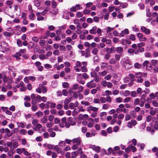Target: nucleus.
Listing matches in <instances>:
<instances>
[{
	"mask_svg": "<svg viewBox=\"0 0 158 158\" xmlns=\"http://www.w3.org/2000/svg\"><path fill=\"white\" fill-rule=\"evenodd\" d=\"M40 85H41L40 84V86L36 89V92L40 94L42 92L41 91H42L43 93H45L47 92V89L45 86L42 85L41 86Z\"/></svg>",
	"mask_w": 158,
	"mask_h": 158,
	"instance_id": "f257e3e1",
	"label": "nucleus"
},
{
	"mask_svg": "<svg viewBox=\"0 0 158 158\" xmlns=\"http://www.w3.org/2000/svg\"><path fill=\"white\" fill-rule=\"evenodd\" d=\"M94 80H92L88 82L86 84L87 87L90 89L95 87L96 84L94 82Z\"/></svg>",
	"mask_w": 158,
	"mask_h": 158,
	"instance_id": "f03ea898",
	"label": "nucleus"
},
{
	"mask_svg": "<svg viewBox=\"0 0 158 158\" xmlns=\"http://www.w3.org/2000/svg\"><path fill=\"white\" fill-rule=\"evenodd\" d=\"M137 123V121L135 120L132 119L127 123V126L129 128H131L133 126H135Z\"/></svg>",
	"mask_w": 158,
	"mask_h": 158,
	"instance_id": "7ed1b4c3",
	"label": "nucleus"
},
{
	"mask_svg": "<svg viewBox=\"0 0 158 158\" xmlns=\"http://www.w3.org/2000/svg\"><path fill=\"white\" fill-rule=\"evenodd\" d=\"M82 7L80 4H77L75 6H73L70 8V10L72 11L76 12L77 10L82 9Z\"/></svg>",
	"mask_w": 158,
	"mask_h": 158,
	"instance_id": "20e7f679",
	"label": "nucleus"
},
{
	"mask_svg": "<svg viewBox=\"0 0 158 158\" xmlns=\"http://www.w3.org/2000/svg\"><path fill=\"white\" fill-rule=\"evenodd\" d=\"M132 63L131 61L127 60L124 63V66L126 69H129L132 67Z\"/></svg>",
	"mask_w": 158,
	"mask_h": 158,
	"instance_id": "39448f33",
	"label": "nucleus"
},
{
	"mask_svg": "<svg viewBox=\"0 0 158 158\" xmlns=\"http://www.w3.org/2000/svg\"><path fill=\"white\" fill-rule=\"evenodd\" d=\"M137 36L140 41H146L147 40V38L141 33H138Z\"/></svg>",
	"mask_w": 158,
	"mask_h": 158,
	"instance_id": "423d86ee",
	"label": "nucleus"
},
{
	"mask_svg": "<svg viewBox=\"0 0 158 158\" xmlns=\"http://www.w3.org/2000/svg\"><path fill=\"white\" fill-rule=\"evenodd\" d=\"M31 103L32 106H31L32 110L34 111H35L37 110V107L35 105L36 103V101L35 100H31Z\"/></svg>",
	"mask_w": 158,
	"mask_h": 158,
	"instance_id": "0eeeda50",
	"label": "nucleus"
},
{
	"mask_svg": "<svg viewBox=\"0 0 158 158\" xmlns=\"http://www.w3.org/2000/svg\"><path fill=\"white\" fill-rule=\"evenodd\" d=\"M141 30L143 32L146 34L149 35L150 33V30L149 29L146 28L145 27L142 26L141 27Z\"/></svg>",
	"mask_w": 158,
	"mask_h": 158,
	"instance_id": "6e6552de",
	"label": "nucleus"
},
{
	"mask_svg": "<svg viewBox=\"0 0 158 158\" xmlns=\"http://www.w3.org/2000/svg\"><path fill=\"white\" fill-rule=\"evenodd\" d=\"M81 140L80 137L74 138L72 139V143H76V144L80 145L81 144Z\"/></svg>",
	"mask_w": 158,
	"mask_h": 158,
	"instance_id": "1a4fd4ad",
	"label": "nucleus"
},
{
	"mask_svg": "<svg viewBox=\"0 0 158 158\" xmlns=\"http://www.w3.org/2000/svg\"><path fill=\"white\" fill-rule=\"evenodd\" d=\"M88 118V116L87 114H80L78 116V118L80 120L86 119Z\"/></svg>",
	"mask_w": 158,
	"mask_h": 158,
	"instance_id": "9d476101",
	"label": "nucleus"
},
{
	"mask_svg": "<svg viewBox=\"0 0 158 158\" xmlns=\"http://www.w3.org/2000/svg\"><path fill=\"white\" fill-rule=\"evenodd\" d=\"M106 51L107 53L110 54L113 52L115 51V48L113 47L110 48H106Z\"/></svg>",
	"mask_w": 158,
	"mask_h": 158,
	"instance_id": "9b49d317",
	"label": "nucleus"
},
{
	"mask_svg": "<svg viewBox=\"0 0 158 158\" xmlns=\"http://www.w3.org/2000/svg\"><path fill=\"white\" fill-rule=\"evenodd\" d=\"M115 51L117 53L121 54L123 52V49L122 47H119L115 48Z\"/></svg>",
	"mask_w": 158,
	"mask_h": 158,
	"instance_id": "f8f14e48",
	"label": "nucleus"
},
{
	"mask_svg": "<svg viewBox=\"0 0 158 158\" xmlns=\"http://www.w3.org/2000/svg\"><path fill=\"white\" fill-rule=\"evenodd\" d=\"M88 121L89 122L87 125L89 127L91 128L93 127L94 124L93 123L94 119L92 118H89Z\"/></svg>",
	"mask_w": 158,
	"mask_h": 158,
	"instance_id": "ddd939ff",
	"label": "nucleus"
},
{
	"mask_svg": "<svg viewBox=\"0 0 158 158\" xmlns=\"http://www.w3.org/2000/svg\"><path fill=\"white\" fill-rule=\"evenodd\" d=\"M97 29V27L96 26H94L92 27V28L89 31V32L93 34H95L96 33V30Z\"/></svg>",
	"mask_w": 158,
	"mask_h": 158,
	"instance_id": "4468645a",
	"label": "nucleus"
},
{
	"mask_svg": "<svg viewBox=\"0 0 158 158\" xmlns=\"http://www.w3.org/2000/svg\"><path fill=\"white\" fill-rule=\"evenodd\" d=\"M36 15L37 16V19L38 21L44 20V18L42 16L39 12H37Z\"/></svg>",
	"mask_w": 158,
	"mask_h": 158,
	"instance_id": "2eb2a0df",
	"label": "nucleus"
},
{
	"mask_svg": "<svg viewBox=\"0 0 158 158\" xmlns=\"http://www.w3.org/2000/svg\"><path fill=\"white\" fill-rule=\"evenodd\" d=\"M12 132H10L9 134L8 135V137L11 136L13 134H15L17 133L18 131V128H15L12 131Z\"/></svg>",
	"mask_w": 158,
	"mask_h": 158,
	"instance_id": "dca6fc26",
	"label": "nucleus"
},
{
	"mask_svg": "<svg viewBox=\"0 0 158 158\" xmlns=\"http://www.w3.org/2000/svg\"><path fill=\"white\" fill-rule=\"evenodd\" d=\"M54 67L56 68L57 70H59L60 69H62L64 67V65L63 64H61L60 65H59L58 64H56L54 65Z\"/></svg>",
	"mask_w": 158,
	"mask_h": 158,
	"instance_id": "f3484780",
	"label": "nucleus"
},
{
	"mask_svg": "<svg viewBox=\"0 0 158 158\" xmlns=\"http://www.w3.org/2000/svg\"><path fill=\"white\" fill-rule=\"evenodd\" d=\"M17 124L18 125V127H21L22 128H24L26 125V124L25 123L22 122H18L17 123Z\"/></svg>",
	"mask_w": 158,
	"mask_h": 158,
	"instance_id": "a211bd4d",
	"label": "nucleus"
},
{
	"mask_svg": "<svg viewBox=\"0 0 158 158\" xmlns=\"http://www.w3.org/2000/svg\"><path fill=\"white\" fill-rule=\"evenodd\" d=\"M151 63L152 65L154 66H156V65H158V60L154 59L152 60Z\"/></svg>",
	"mask_w": 158,
	"mask_h": 158,
	"instance_id": "6ab92c4d",
	"label": "nucleus"
},
{
	"mask_svg": "<svg viewBox=\"0 0 158 158\" xmlns=\"http://www.w3.org/2000/svg\"><path fill=\"white\" fill-rule=\"evenodd\" d=\"M83 14L81 12L78 11L76 13V17L77 18H80L83 16Z\"/></svg>",
	"mask_w": 158,
	"mask_h": 158,
	"instance_id": "aec40b11",
	"label": "nucleus"
},
{
	"mask_svg": "<svg viewBox=\"0 0 158 158\" xmlns=\"http://www.w3.org/2000/svg\"><path fill=\"white\" fill-rule=\"evenodd\" d=\"M90 110H92L95 112H96L98 110V108L92 106H89Z\"/></svg>",
	"mask_w": 158,
	"mask_h": 158,
	"instance_id": "412c9836",
	"label": "nucleus"
},
{
	"mask_svg": "<svg viewBox=\"0 0 158 158\" xmlns=\"http://www.w3.org/2000/svg\"><path fill=\"white\" fill-rule=\"evenodd\" d=\"M46 41L44 40H40L39 42V44L41 47H44L45 45Z\"/></svg>",
	"mask_w": 158,
	"mask_h": 158,
	"instance_id": "4be33fe9",
	"label": "nucleus"
},
{
	"mask_svg": "<svg viewBox=\"0 0 158 158\" xmlns=\"http://www.w3.org/2000/svg\"><path fill=\"white\" fill-rule=\"evenodd\" d=\"M90 10L87 9L86 8H85L83 11V14L85 15H89L90 14Z\"/></svg>",
	"mask_w": 158,
	"mask_h": 158,
	"instance_id": "5701e85b",
	"label": "nucleus"
},
{
	"mask_svg": "<svg viewBox=\"0 0 158 158\" xmlns=\"http://www.w3.org/2000/svg\"><path fill=\"white\" fill-rule=\"evenodd\" d=\"M134 66L135 68L138 69H140L142 67L141 64L138 62L135 63Z\"/></svg>",
	"mask_w": 158,
	"mask_h": 158,
	"instance_id": "b1692460",
	"label": "nucleus"
},
{
	"mask_svg": "<svg viewBox=\"0 0 158 158\" xmlns=\"http://www.w3.org/2000/svg\"><path fill=\"white\" fill-rule=\"evenodd\" d=\"M35 115L38 117L40 118L43 115V112L39 111L35 113Z\"/></svg>",
	"mask_w": 158,
	"mask_h": 158,
	"instance_id": "393cba45",
	"label": "nucleus"
},
{
	"mask_svg": "<svg viewBox=\"0 0 158 158\" xmlns=\"http://www.w3.org/2000/svg\"><path fill=\"white\" fill-rule=\"evenodd\" d=\"M142 73L141 72H138L135 73V76L136 78H140L142 76Z\"/></svg>",
	"mask_w": 158,
	"mask_h": 158,
	"instance_id": "a878e982",
	"label": "nucleus"
},
{
	"mask_svg": "<svg viewBox=\"0 0 158 158\" xmlns=\"http://www.w3.org/2000/svg\"><path fill=\"white\" fill-rule=\"evenodd\" d=\"M107 73V71L106 70H104L102 72H99L98 73V74L99 76H104L106 75Z\"/></svg>",
	"mask_w": 158,
	"mask_h": 158,
	"instance_id": "bb28decb",
	"label": "nucleus"
},
{
	"mask_svg": "<svg viewBox=\"0 0 158 158\" xmlns=\"http://www.w3.org/2000/svg\"><path fill=\"white\" fill-rule=\"evenodd\" d=\"M17 44L19 47H21L22 46V42L19 39L16 40Z\"/></svg>",
	"mask_w": 158,
	"mask_h": 158,
	"instance_id": "cd10ccee",
	"label": "nucleus"
},
{
	"mask_svg": "<svg viewBox=\"0 0 158 158\" xmlns=\"http://www.w3.org/2000/svg\"><path fill=\"white\" fill-rule=\"evenodd\" d=\"M40 0H35L34 3L35 5L37 7H39L40 4Z\"/></svg>",
	"mask_w": 158,
	"mask_h": 158,
	"instance_id": "c85d7f7f",
	"label": "nucleus"
},
{
	"mask_svg": "<svg viewBox=\"0 0 158 158\" xmlns=\"http://www.w3.org/2000/svg\"><path fill=\"white\" fill-rule=\"evenodd\" d=\"M108 66V64L107 63L103 62L102 63V65L101 66L102 69H104L106 68Z\"/></svg>",
	"mask_w": 158,
	"mask_h": 158,
	"instance_id": "c756f323",
	"label": "nucleus"
},
{
	"mask_svg": "<svg viewBox=\"0 0 158 158\" xmlns=\"http://www.w3.org/2000/svg\"><path fill=\"white\" fill-rule=\"evenodd\" d=\"M116 62L114 58H111L109 60V63L111 64H116Z\"/></svg>",
	"mask_w": 158,
	"mask_h": 158,
	"instance_id": "7c9ffc66",
	"label": "nucleus"
},
{
	"mask_svg": "<svg viewBox=\"0 0 158 158\" xmlns=\"http://www.w3.org/2000/svg\"><path fill=\"white\" fill-rule=\"evenodd\" d=\"M81 71L83 72H86L88 71V69L85 66H81Z\"/></svg>",
	"mask_w": 158,
	"mask_h": 158,
	"instance_id": "2f4dec72",
	"label": "nucleus"
},
{
	"mask_svg": "<svg viewBox=\"0 0 158 158\" xmlns=\"http://www.w3.org/2000/svg\"><path fill=\"white\" fill-rule=\"evenodd\" d=\"M78 154L77 152L75 151L71 153L72 157V158H75L77 156Z\"/></svg>",
	"mask_w": 158,
	"mask_h": 158,
	"instance_id": "473e14b6",
	"label": "nucleus"
},
{
	"mask_svg": "<svg viewBox=\"0 0 158 158\" xmlns=\"http://www.w3.org/2000/svg\"><path fill=\"white\" fill-rule=\"evenodd\" d=\"M98 50L97 48H94L92 50V52L94 55L97 54Z\"/></svg>",
	"mask_w": 158,
	"mask_h": 158,
	"instance_id": "72a5a7b5",
	"label": "nucleus"
},
{
	"mask_svg": "<svg viewBox=\"0 0 158 158\" xmlns=\"http://www.w3.org/2000/svg\"><path fill=\"white\" fill-rule=\"evenodd\" d=\"M131 115L129 114H127L125 116V120L127 121L131 119Z\"/></svg>",
	"mask_w": 158,
	"mask_h": 158,
	"instance_id": "f704fd0d",
	"label": "nucleus"
},
{
	"mask_svg": "<svg viewBox=\"0 0 158 158\" xmlns=\"http://www.w3.org/2000/svg\"><path fill=\"white\" fill-rule=\"evenodd\" d=\"M41 121L44 123H46L47 121V118L46 116H44L41 119Z\"/></svg>",
	"mask_w": 158,
	"mask_h": 158,
	"instance_id": "c9c22d12",
	"label": "nucleus"
},
{
	"mask_svg": "<svg viewBox=\"0 0 158 158\" xmlns=\"http://www.w3.org/2000/svg\"><path fill=\"white\" fill-rule=\"evenodd\" d=\"M79 93L78 92L74 91L73 92V96L75 98H78V94Z\"/></svg>",
	"mask_w": 158,
	"mask_h": 158,
	"instance_id": "e433bc0d",
	"label": "nucleus"
},
{
	"mask_svg": "<svg viewBox=\"0 0 158 158\" xmlns=\"http://www.w3.org/2000/svg\"><path fill=\"white\" fill-rule=\"evenodd\" d=\"M45 48L47 51H50L51 50L52 47L50 45L48 44H46L45 45Z\"/></svg>",
	"mask_w": 158,
	"mask_h": 158,
	"instance_id": "4c0bfd02",
	"label": "nucleus"
},
{
	"mask_svg": "<svg viewBox=\"0 0 158 158\" xmlns=\"http://www.w3.org/2000/svg\"><path fill=\"white\" fill-rule=\"evenodd\" d=\"M130 94V92L129 90H125L124 91V93H123V95L125 97H127L129 96Z\"/></svg>",
	"mask_w": 158,
	"mask_h": 158,
	"instance_id": "58836bf2",
	"label": "nucleus"
},
{
	"mask_svg": "<svg viewBox=\"0 0 158 158\" xmlns=\"http://www.w3.org/2000/svg\"><path fill=\"white\" fill-rule=\"evenodd\" d=\"M110 103L112 102V98L109 96H108L106 97V102Z\"/></svg>",
	"mask_w": 158,
	"mask_h": 158,
	"instance_id": "ea45409f",
	"label": "nucleus"
},
{
	"mask_svg": "<svg viewBox=\"0 0 158 158\" xmlns=\"http://www.w3.org/2000/svg\"><path fill=\"white\" fill-rule=\"evenodd\" d=\"M93 3L91 2L87 3L85 4L86 8H88L93 6Z\"/></svg>",
	"mask_w": 158,
	"mask_h": 158,
	"instance_id": "a19ab883",
	"label": "nucleus"
},
{
	"mask_svg": "<svg viewBox=\"0 0 158 158\" xmlns=\"http://www.w3.org/2000/svg\"><path fill=\"white\" fill-rule=\"evenodd\" d=\"M115 60L118 61L120 60V55L119 54H115L114 56Z\"/></svg>",
	"mask_w": 158,
	"mask_h": 158,
	"instance_id": "79ce46f5",
	"label": "nucleus"
},
{
	"mask_svg": "<svg viewBox=\"0 0 158 158\" xmlns=\"http://www.w3.org/2000/svg\"><path fill=\"white\" fill-rule=\"evenodd\" d=\"M39 58L41 60L46 59V57L45 55L44 54H41L39 55Z\"/></svg>",
	"mask_w": 158,
	"mask_h": 158,
	"instance_id": "37998d69",
	"label": "nucleus"
},
{
	"mask_svg": "<svg viewBox=\"0 0 158 158\" xmlns=\"http://www.w3.org/2000/svg\"><path fill=\"white\" fill-rule=\"evenodd\" d=\"M152 118V117L150 115H149L146 117V121L147 122H150Z\"/></svg>",
	"mask_w": 158,
	"mask_h": 158,
	"instance_id": "c03bdc74",
	"label": "nucleus"
},
{
	"mask_svg": "<svg viewBox=\"0 0 158 158\" xmlns=\"http://www.w3.org/2000/svg\"><path fill=\"white\" fill-rule=\"evenodd\" d=\"M82 76L83 78L85 79L86 80L89 77V76L87 75V73H83L82 75Z\"/></svg>",
	"mask_w": 158,
	"mask_h": 158,
	"instance_id": "a18cd8bd",
	"label": "nucleus"
},
{
	"mask_svg": "<svg viewBox=\"0 0 158 158\" xmlns=\"http://www.w3.org/2000/svg\"><path fill=\"white\" fill-rule=\"evenodd\" d=\"M27 132L26 130L23 129L20 131L19 133L23 135H25L26 134Z\"/></svg>",
	"mask_w": 158,
	"mask_h": 158,
	"instance_id": "49530a36",
	"label": "nucleus"
},
{
	"mask_svg": "<svg viewBox=\"0 0 158 158\" xmlns=\"http://www.w3.org/2000/svg\"><path fill=\"white\" fill-rule=\"evenodd\" d=\"M14 7L15 8V11H17L19 10H20L19 6L18 5H15L14 6Z\"/></svg>",
	"mask_w": 158,
	"mask_h": 158,
	"instance_id": "de8ad7c7",
	"label": "nucleus"
},
{
	"mask_svg": "<svg viewBox=\"0 0 158 158\" xmlns=\"http://www.w3.org/2000/svg\"><path fill=\"white\" fill-rule=\"evenodd\" d=\"M80 52L82 56H84L85 57H89L87 55V54L85 51H80Z\"/></svg>",
	"mask_w": 158,
	"mask_h": 158,
	"instance_id": "09e8293b",
	"label": "nucleus"
},
{
	"mask_svg": "<svg viewBox=\"0 0 158 158\" xmlns=\"http://www.w3.org/2000/svg\"><path fill=\"white\" fill-rule=\"evenodd\" d=\"M58 145L59 146L63 147L65 145V143L64 141H61L59 143Z\"/></svg>",
	"mask_w": 158,
	"mask_h": 158,
	"instance_id": "8fccbe9b",
	"label": "nucleus"
},
{
	"mask_svg": "<svg viewBox=\"0 0 158 158\" xmlns=\"http://www.w3.org/2000/svg\"><path fill=\"white\" fill-rule=\"evenodd\" d=\"M100 101L102 103H105L106 102V98L104 97H101L100 98Z\"/></svg>",
	"mask_w": 158,
	"mask_h": 158,
	"instance_id": "3c124183",
	"label": "nucleus"
},
{
	"mask_svg": "<svg viewBox=\"0 0 158 158\" xmlns=\"http://www.w3.org/2000/svg\"><path fill=\"white\" fill-rule=\"evenodd\" d=\"M140 102V100L138 98H136L134 100V104L135 105H138Z\"/></svg>",
	"mask_w": 158,
	"mask_h": 158,
	"instance_id": "603ef678",
	"label": "nucleus"
},
{
	"mask_svg": "<svg viewBox=\"0 0 158 158\" xmlns=\"http://www.w3.org/2000/svg\"><path fill=\"white\" fill-rule=\"evenodd\" d=\"M57 6V3L56 2L53 1L52 3V6L53 8H55Z\"/></svg>",
	"mask_w": 158,
	"mask_h": 158,
	"instance_id": "864d4df0",
	"label": "nucleus"
},
{
	"mask_svg": "<svg viewBox=\"0 0 158 158\" xmlns=\"http://www.w3.org/2000/svg\"><path fill=\"white\" fill-rule=\"evenodd\" d=\"M97 89H98V88H97V89H93L91 90V93L92 94H96L97 92Z\"/></svg>",
	"mask_w": 158,
	"mask_h": 158,
	"instance_id": "5fc2aeb1",
	"label": "nucleus"
},
{
	"mask_svg": "<svg viewBox=\"0 0 158 158\" xmlns=\"http://www.w3.org/2000/svg\"><path fill=\"white\" fill-rule=\"evenodd\" d=\"M79 87V85L77 84H74L72 86V89H73L74 90H76L77 89H78Z\"/></svg>",
	"mask_w": 158,
	"mask_h": 158,
	"instance_id": "6e6d98bb",
	"label": "nucleus"
},
{
	"mask_svg": "<svg viewBox=\"0 0 158 158\" xmlns=\"http://www.w3.org/2000/svg\"><path fill=\"white\" fill-rule=\"evenodd\" d=\"M89 92V90L88 89H85L84 91V94L85 95H88Z\"/></svg>",
	"mask_w": 158,
	"mask_h": 158,
	"instance_id": "4d7b16f0",
	"label": "nucleus"
},
{
	"mask_svg": "<svg viewBox=\"0 0 158 158\" xmlns=\"http://www.w3.org/2000/svg\"><path fill=\"white\" fill-rule=\"evenodd\" d=\"M137 94L135 91H132L131 92V96L132 97H135L136 96Z\"/></svg>",
	"mask_w": 158,
	"mask_h": 158,
	"instance_id": "13d9d810",
	"label": "nucleus"
},
{
	"mask_svg": "<svg viewBox=\"0 0 158 158\" xmlns=\"http://www.w3.org/2000/svg\"><path fill=\"white\" fill-rule=\"evenodd\" d=\"M53 54L55 56H58L60 54V52L58 50H54L53 52Z\"/></svg>",
	"mask_w": 158,
	"mask_h": 158,
	"instance_id": "bf43d9fd",
	"label": "nucleus"
},
{
	"mask_svg": "<svg viewBox=\"0 0 158 158\" xmlns=\"http://www.w3.org/2000/svg\"><path fill=\"white\" fill-rule=\"evenodd\" d=\"M32 40L35 42H38L39 40V39L37 37H35V36H34V37H33L32 38Z\"/></svg>",
	"mask_w": 158,
	"mask_h": 158,
	"instance_id": "052dcab7",
	"label": "nucleus"
},
{
	"mask_svg": "<svg viewBox=\"0 0 158 158\" xmlns=\"http://www.w3.org/2000/svg\"><path fill=\"white\" fill-rule=\"evenodd\" d=\"M6 3L7 5L11 6L13 4L14 2L12 0H8Z\"/></svg>",
	"mask_w": 158,
	"mask_h": 158,
	"instance_id": "680f3d73",
	"label": "nucleus"
},
{
	"mask_svg": "<svg viewBox=\"0 0 158 158\" xmlns=\"http://www.w3.org/2000/svg\"><path fill=\"white\" fill-rule=\"evenodd\" d=\"M21 72L24 74L27 75L28 74L30 73V71L28 69H23L21 71Z\"/></svg>",
	"mask_w": 158,
	"mask_h": 158,
	"instance_id": "e2e57ef3",
	"label": "nucleus"
},
{
	"mask_svg": "<svg viewBox=\"0 0 158 158\" xmlns=\"http://www.w3.org/2000/svg\"><path fill=\"white\" fill-rule=\"evenodd\" d=\"M68 91L66 89H64L62 91V94L64 96H67L68 94Z\"/></svg>",
	"mask_w": 158,
	"mask_h": 158,
	"instance_id": "0e129e2a",
	"label": "nucleus"
},
{
	"mask_svg": "<svg viewBox=\"0 0 158 158\" xmlns=\"http://www.w3.org/2000/svg\"><path fill=\"white\" fill-rule=\"evenodd\" d=\"M94 80L96 82H98L99 81V78L97 74L94 77Z\"/></svg>",
	"mask_w": 158,
	"mask_h": 158,
	"instance_id": "69168bd1",
	"label": "nucleus"
},
{
	"mask_svg": "<svg viewBox=\"0 0 158 158\" xmlns=\"http://www.w3.org/2000/svg\"><path fill=\"white\" fill-rule=\"evenodd\" d=\"M123 98L121 97H118L116 98V102H117L120 103L123 101Z\"/></svg>",
	"mask_w": 158,
	"mask_h": 158,
	"instance_id": "338daca9",
	"label": "nucleus"
},
{
	"mask_svg": "<svg viewBox=\"0 0 158 158\" xmlns=\"http://www.w3.org/2000/svg\"><path fill=\"white\" fill-rule=\"evenodd\" d=\"M152 105L155 107L158 106V103L156 100H153L152 102Z\"/></svg>",
	"mask_w": 158,
	"mask_h": 158,
	"instance_id": "774afa93",
	"label": "nucleus"
}]
</instances>
